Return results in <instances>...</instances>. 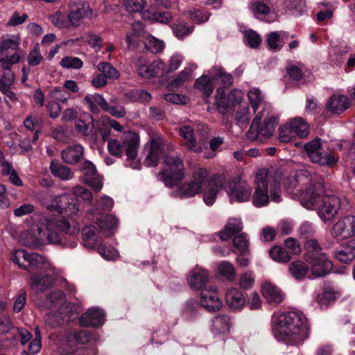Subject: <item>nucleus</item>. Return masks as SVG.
I'll use <instances>...</instances> for the list:
<instances>
[{"label": "nucleus", "instance_id": "1", "mask_svg": "<svg viewBox=\"0 0 355 355\" xmlns=\"http://www.w3.org/2000/svg\"><path fill=\"white\" fill-rule=\"evenodd\" d=\"M286 189L300 196L301 205L308 209H318L323 221L333 219L340 208V200L334 195L327 194L324 189V179L307 171H300L289 176L284 182Z\"/></svg>", "mask_w": 355, "mask_h": 355}, {"label": "nucleus", "instance_id": "2", "mask_svg": "<svg viewBox=\"0 0 355 355\" xmlns=\"http://www.w3.org/2000/svg\"><path fill=\"white\" fill-rule=\"evenodd\" d=\"M282 176V171L273 167L259 170L255 176L256 187L252 196V202L255 207H263L269 202V185L270 199L277 203L282 201L280 183Z\"/></svg>", "mask_w": 355, "mask_h": 355}, {"label": "nucleus", "instance_id": "3", "mask_svg": "<svg viewBox=\"0 0 355 355\" xmlns=\"http://www.w3.org/2000/svg\"><path fill=\"white\" fill-rule=\"evenodd\" d=\"M275 330L292 345H297L309 334V324L305 315L300 311L279 315L275 323Z\"/></svg>", "mask_w": 355, "mask_h": 355}, {"label": "nucleus", "instance_id": "4", "mask_svg": "<svg viewBox=\"0 0 355 355\" xmlns=\"http://www.w3.org/2000/svg\"><path fill=\"white\" fill-rule=\"evenodd\" d=\"M79 228L74 222L71 223L64 216H41L37 229L38 243L47 241L49 243L61 244V233L69 234L78 233Z\"/></svg>", "mask_w": 355, "mask_h": 355}, {"label": "nucleus", "instance_id": "5", "mask_svg": "<svg viewBox=\"0 0 355 355\" xmlns=\"http://www.w3.org/2000/svg\"><path fill=\"white\" fill-rule=\"evenodd\" d=\"M139 141V137L135 132L125 131L123 132L120 139H108L107 150L112 155L117 157H121L125 151L128 159L130 162V167L133 169H139L141 164L137 159Z\"/></svg>", "mask_w": 355, "mask_h": 355}, {"label": "nucleus", "instance_id": "6", "mask_svg": "<svg viewBox=\"0 0 355 355\" xmlns=\"http://www.w3.org/2000/svg\"><path fill=\"white\" fill-rule=\"evenodd\" d=\"M184 177V165L178 155H166L164 159V166L159 178L168 187H172Z\"/></svg>", "mask_w": 355, "mask_h": 355}, {"label": "nucleus", "instance_id": "7", "mask_svg": "<svg viewBox=\"0 0 355 355\" xmlns=\"http://www.w3.org/2000/svg\"><path fill=\"white\" fill-rule=\"evenodd\" d=\"M263 123L259 122L261 119H257L255 116L250 129L246 133L247 138L250 141H259L270 138L277 125V117L271 112L264 113Z\"/></svg>", "mask_w": 355, "mask_h": 355}, {"label": "nucleus", "instance_id": "8", "mask_svg": "<svg viewBox=\"0 0 355 355\" xmlns=\"http://www.w3.org/2000/svg\"><path fill=\"white\" fill-rule=\"evenodd\" d=\"M178 132L184 139L188 149L195 153H199L202 150V146L196 141L195 132L201 137L202 141H205L209 134V129L206 125L198 123L182 125L178 129Z\"/></svg>", "mask_w": 355, "mask_h": 355}, {"label": "nucleus", "instance_id": "9", "mask_svg": "<svg viewBox=\"0 0 355 355\" xmlns=\"http://www.w3.org/2000/svg\"><path fill=\"white\" fill-rule=\"evenodd\" d=\"M12 261L19 268L31 272L34 270L46 268L49 265L46 259L37 253H28L25 250H17L12 253Z\"/></svg>", "mask_w": 355, "mask_h": 355}, {"label": "nucleus", "instance_id": "10", "mask_svg": "<svg viewBox=\"0 0 355 355\" xmlns=\"http://www.w3.org/2000/svg\"><path fill=\"white\" fill-rule=\"evenodd\" d=\"M306 261L311 266V278H318L329 273L333 267L332 262L329 260L326 254L311 255Z\"/></svg>", "mask_w": 355, "mask_h": 355}, {"label": "nucleus", "instance_id": "11", "mask_svg": "<svg viewBox=\"0 0 355 355\" xmlns=\"http://www.w3.org/2000/svg\"><path fill=\"white\" fill-rule=\"evenodd\" d=\"M224 189L230 196L231 201L242 202L249 200L252 193L251 187L245 182L233 181L227 184L225 183Z\"/></svg>", "mask_w": 355, "mask_h": 355}, {"label": "nucleus", "instance_id": "12", "mask_svg": "<svg viewBox=\"0 0 355 355\" xmlns=\"http://www.w3.org/2000/svg\"><path fill=\"white\" fill-rule=\"evenodd\" d=\"M83 182L96 192H99L103 186V177L97 172L95 165L90 161H85L80 168Z\"/></svg>", "mask_w": 355, "mask_h": 355}, {"label": "nucleus", "instance_id": "13", "mask_svg": "<svg viewBox=\"0 0 355 355\" xmlns=\"http://www.w3.org/2000/svg\"><path fill=\"white\" fill-rule=\"evenodd\" d=\"M248 96L257 119H262L264 113L272 112L270 105L264 101L263 96L259 89H251Z\"/></svg>", "mask_w": 355, "mask_h": 355}, {"label": "nucleus", "instance_id": "14", "mask_svg": "<svg viewBox=\"0 0 355 355\" xmlns=\"http://www.w3.org/2000/svg\"><path fill=\"white\" fill-rule=\"evenodd\" d=\"M200 303L207 311L210 312L219 311L223 306V302L219 299L215 286L202 289L200 293Z\"/></svg>", "mask_w": 355, "mask_h": 355}, {"label": "nucleus", "instance_id": "15", "mask_svg": "<svg viewBox=\"0 0 355 355\" xmlns=\"http://www.w3.org/2000/svg\"><path fill=\"white\" fill-rule=\"evenodd\" d=\"M225 178L222 175H216L211 180L203 194V200L207 205H212L220 188L224 187Z\"/></svg>", "mask_w": 355, "mask_h": 355}, {"label": "nucleus", "instance_id": "16", "mask_svg": "<svg viewBox=\"0 0 355 355\" xmlns=\"http://www.w3.org/2000/svg\"><path fill=\"white\" fill-rule=\"evenodd\" d=\"M149 145V150L144 164L147 166H156L162 155L163 141L160 137L153 138Z\"/></svg>", "mask_w": 355, "mask_h": 355}, {"label": "nucleus", "instance_id": "17", "mask_svg": "<svg viewBox=\"0 0 355 355\" xmlns=\"http://www.w3.org/2000/svg\"><path fill=\"white\" fill-rule=\"evenodd\" d=\"M80 322L84 327H98L104 322V313L100 309H89L81 315Z\"/></svg>", "mask_w": 355, "mask_h": 355}, {"label": "nucleus", "instance_id": "18", "mask_svg": "<svg viewBox=\"0 0 355 355\" xmlns=\"http://www.w3.org/2000/svg\"><path fill=\"white\" fill-rule=\"evenodd\" d=\"M350 101L344 95H332L326 103L327 110L332 114H340L350 106Z\"/></svg>", "mask_w": 355, "mask_h": 355}, {"label": "nucleus", "instance_id": "19", "mask_svg": "<svg viewBox=\"0 0 355 355\" xmlns=\"http://www.w3.org/2000/svg\"><path fill=\"white\" fill-rule=\"evenodd\" d=\"M208 279L207 271L199 267L193 268L187 277L189 286L193 290L202 289L207 283Z\"/></svg>", "mask_w": 355, "mask_h": 355}, {"label": "nucleus", "instance_id": "20", "mask_svg": "<svg viewBox=\"0 0 355 355\" xmlns=\"http://www.w3.org/2000/svg\"><path fill=\"white\" fill-rule=\"evenodd\" d=\"M235 92H232L226 96L223 91L220 92L219 89H217L216 105L218 111L221 114H225L229 110H232L235 103L239 102V100L235 97Z\"/></svg>", "mask_w": 355, "mask_h": 355}, {"label": "nucleus", "instance_id": "21", "mask_svg": "<svg viewBox=\"0 0 355 355\" xmlns=\"http://www.w3.org/2000/svg\"><path fill=\"white\" fill-rule=\"evenodd\" d=\"M30 286L36 293H42L51 288L54 282L53 276L35 273L31 277Z\"/></svg>", "mask_w": 355, "mask_h": 355}, {"label": "nucleus", "instance_id": "22", "mask_svg": "<svg viewBox=\"0 0 355 355\" xmlns=\"http://www.w3.org/2000/svg\"><path fill=\"white\" fill-rule=\"evenodd\" d=\"M83 147L78 144L68 146L61 151L62 159L67 164H76L83 159Z\"/></svg>", "mask_w": 355, "mask_h": 355}, {"label": "nucleus", "instance_id": "23", "mask_svg": "<svg viewBox=\"0 0 355 355\" xmlns=\"http://www.w3.org/2000/svg\"><path fill=\"white\" fill-rule=\"evenodd\" d=\"M227 305L233 311H241L245 304L243 293L236 288L229 289L225 295Z\"/></svg>", "mask_w": 355, "mask_h": 355}, {"label": "nucleus", "instance_id": "24", "mask_svg": "<svg viewBox=\"0 0 355 355\" xmlns=\"http://www.w3.org/2000/svg\"><path fill=\"white\" fill-rule=\"evenodd\" d=\"M243 229V224L240 219L231 218L218 233L219 237L222 241H228L233 236L239 234Z\"/></svg>", "mask_w": 355, "mask_h": 355}, {"label": "nucleus", "instance_id": "25", "mask_svg": "<svg viewBox=\"0 0 355 355\" xmlns=\"http://www.w3.org/2000/svg\"><path fill=\"white\" fill-rule=\"evenodd\" d=\"M335 258L340 262L349 263L355 259V241L350 240L334 252Z\"/></svg>", "mask_w": 355, "mask_h": 355}, {"label": "nucleus", "instance_id": "26", "mask_svg": "<svg viewBox=\"0 0 355 355\" xmlns=\"http://www.w3.org/2000/svg\"><path fill=\"white\" fill-rule=\"evenodd\" d=\"M262 293L270 304H279L284 298V295L280 289L270 283H266L263 285Z\"/></svg>", "mask_w": 355, "mask_h": 355}, {"label": "nucleus", "instance_id": "27", "mask_svg": "<svg viewBox=\"0 0 355 355\" xmlns=\"http://www.w3.org/2000/svg\"><path fill=\"white\" fill-rule=\"evenodd\" d=\"M210 180L211 179L209 178L208 171L206 168L197 167L194 168L190 181L196 187H198V191L201 193L205 188L208 187Z\"/></svg>", "mask_w": 355, "mask_h": 355}, {"label": "nucleus", "instance_id": "28", "mask_svg": "<svg viewBox=\"0 0 355 355\" xmlns=\"http://www.w3.org/2000/svg\"><path fill=\"white\" fill-rule=\"evenodd\" d=\"M200 192L190 180L187 182L179 184L175 191H173L171 195L180 198H188L195 196Z\"/></svg>", "mask_w": 355, "mask_h": 355}, {"label": "nucleus", "instance_id": "29", "mask_svg": "<svg viewBox=\"0 0 355 355\" xmlns=\"http://www.w3.org/2000/svg\"><path fill=\"white\" fill-rule=\"evenodd\" d=\"M50 171L52 175L62 180L67 181L73 178L71 169L57 160H52L50 164Z\"/></svg>", "mask_w": 355, "mask_h": 355}, {"label": "nucleus", "instance_id": "30", "mask_svg": "<svg viewBox=\"0 0 355 355\" xmlns=\"http://www.w3.org/2000/svg\"><path fill=\"white\" fill-rule=\"evenodd\" d=\"M347 220L346 216L339 219L332 227L331 230V236L338 241H342L351 237L349 230H346Z\"/></svg>", "mask_w": 355, "mask_h": 355}, {"label": "nucleus", "instance_id": "31", "mask_svg": "<svg viewBox=\"0 0 355 355\" xmlns=\"http://www.w3.org/2000/svg\"><path fill=\"white\" fill-rule=\"evenodd\" d=\"M209 75L214 80L218 82L225 87H230L232 85L233 79L230 73H227L220 67H214L209 71Z\"/></svg>", "mask_w": 355, "mask_h": 355}, {"label": "nucleus", "instance_id": "32", "mask_svg": "<svg viewBox=\"0 0 355 355\" xmlns=\"http://www.w3.org/2000/svg\"><path fill=\"white\" fill-rule=\"evenodd\" d=\"M96 225L100 228L101 231L110 236L112 234V230L116 229L118 225L117 218L112 215L103 216L97 218Z\"/></svg>", "mask_w": 355, "mask_h": 355}, {"label": "nucleus", "instance_id": "33", "mask_svg": "<svg viewBox=\"0 0 355 355\" xmlns=\"http://www.w3.org/2000/svg\"><path fill=\"white\" fill-rule=\"evenodd\" d=\"M230 318L224 314L218 315L212 320L211 331L214 334H224L229 331Z\"/></svg>", "mask_w": 355, "mask_h": 355}, {"label": "nucleus", "instance_id": "34", "mask_svg": "<svg viewBox=\"0 0 355 355\" xmlns=\"http://www.w3.org/2000/svg\"><path fill=\"white\" fill-rule=\"evenodd\" d=\"M291 128L295 135L300 138H305L309 134V125L302 118L297 117L291 121Z\"/></svg>", "mask_w": 355, "mask_h": 355}, {"label": "nucleus", "instance_id": "35", "mask_svg": "<svg viewBox=\"0 0 355 355\" xmlns=\"http://www.w3.org/2000/svg\"><path fill=\"white\" fill-rule=\"evenodd\" d=\"M309 270L307 265L302 261H293L288 266L291 275L297 280L303 279Z\"/></svg>", "mask_w": 355, "mask_h": 355}, {"label": "nucleus", "instance_id": "36", "mask_svg": "<svg viewBox=\"0 0 355 355\" xmlns=\"http://www.w3.org/2000/svg\"><path fill=\"white\" fill-rule=\"evenodd\" d=\"M318 159L317 160L311 159L313 163L319 164L323 166H334L338 161V157L331 152H327L323 150L322 148L320 151L317 153Z\"/></svg>", "mask_w": 355, "mask_h": 355}, {"label": "nucleus", "instance_id": "37", "mask_svg": "<svg viewBox=\"0 0 355 355\" xmlns=\"http://www.w3.org/2000/svg\"><path fill=\"white\" fill-rule=\"evenodd\" d=\"M93 335L87 330L71 332L67 336V341L72 344H86L93 339Z\"/></svg>", "mask_w": 355, "mask_h": 355}, {"label": "nucleus", "instance_id": "38", "mask_svg": "<svg viewBox=\"0 0 355 355\" xmlns=\"http://www.w3.org/2000/svg\"><path fill=\"white\" fill-rule=\"evenodd\" d=\"M192 73V69L190 68H185L180 73H178L174 78L171 80L167 87L168 89H173L182 86L184 83L189 81L191 79Z\"/></svg>", "mask_w": 355, "mask_h": 355}, {"label": "nucleus", "instance_id": "39", "mask_svg": "<svg viewBox=\"0 0 355 355\" xmlns=\"http://www.w3.org/2000/svg\"><path fill=\"white\" fill-rule=\"evenodd\" d=\"M97 69L107 80H117L120 76L119 71L109 62H99Z\"/></svg>", "mask_w": 355, "mask_h": 355}, {"label": "nucleus", "instance_id": "40", "mask_svg": "<svg viewBox=\"0 0 355 355\" xmlns=\"http://www.w3.org/2000/svg\"><path fill=\"white\" fill-rule=\"evenodd\" d=\"M82 236L85 245L93 248L97 245L96 229L94 226H86L82 230Z\"/></svg>", "mask_w": 355, "mask_h": 355}, {"label": "nucleus", "instance_id": "41", "mask_svg": "<svg viewBox=\"0 0 355 355\" xmlns=\"http://www.w3.org/2000/svg\"><path fill=\"white\" fill-rule=\"evenodd\" d=\"M195 87L206 96H209L214 89L211 80L207 76H202L198 78L195 83Z\"/></svg>", "mask_w": 355, "mask_h": 355}, {"label": "nucleus", "instance_id": "42", "mask_svg": "<svg viewBox=\"0 0 355 355\" xmlns=\"http://www.w3.org/2000/svg\"><path fill=\"white\" fill-rule=\"evenodd\" d=\"M269 254L270 258L277 262L286 263L289 261L291 259L289 252L279 245L273 246L269 250Z\"/></svg>", "mask_w": 355, "mask_h": 355}, {"label": "nucleus", "instance_id": "43", "mask_svg": "<svg viewBox=\"0 0 355 355\" xmlns=\"http://www.w3.org/2000/svg\"><path fill=\"white\" fill-rule=\"evenodd\" d=\"M136 69L138 74L143 78H150L153 77L151 63L149 64L148 61L144 57H139L136 62Z\"/></svg>", "mask_w": 355, "mask_h": 355}, {"label": "nucleus", "instance_id": "44", "mask_svg": "<svg viewBox=\"0 0 355 355\" xmlns=\"http://www.w3.org/2000/svg\"><path fill=\"white\" fill-rule=\"evenodd\" d=\"M321 145V139L320 138L314 139L304 144V151L311 161V159L317 160L318 159L317 153L320 151Z\"/></svg>", "mask_w": 355, "mask_h": 355}, {"label": "nucleus", "instance_id": "45", "mask_svg": "<svg viewBox=\"0 0 355 355\" xmlns=\"http://www.w3.org/2000/svg\"><path fill=\"white\" fill-rule=\"evenodd\" d=\"M171 28L178 38H183L193 31V27L189 26L187 23L177 21L172 24Z\"/></svg>", "mask_w": 355, "mask_h": 355}, {"label": "nucleus", "instance_id": "46", "mask_svg": "<svg viewBox=\"0 0 355 355\" xmlns=\"http://www.w3.org/2000/svg\"><path fill=\"white\" fill-rule=\"evenodd\" d=\"M21 39L18 35H12L0 42V52L8 49L17 50L20 44Z\"/></svg>", "mask_w": 355, "mask_h": 355}, {"label": "nucleus", "instance_id": "47", "mask_svg": "<svg viewBox=\"0 0 355 355\" xmlns=\"http://www.w3.org/2000/svg\"><path fill=\"white\" fill-rule=\"evenodd\" d=\"M43 60L44 58L40 52V45L37 43L28 55V64L31 67H35L39 65Z\"/></svg>", "mask_w": 355, "mask_h": 355}, {"label": "nucleus", "instance_id": "48", "mask_svg": "<svg viewBox=\"0 0 355 355\" xmlns=\"http://www.w3.org/2000/svg\"><path fill=\"white\" fill-rule=\"evenodd\" d=\"M233 244L239 253L247 254L249 251V241L247 239L245 233L234 236Z\"/></svg>", "mask_w": 355, "mask_h": 355}, {"label": "nucleus", "instance_id": "49", "mask_svg": "<svg viewBox=\"0 0 355 355\" xmlns=\"http://www.w3.org/2000/svg\"><path fill=\"white\" fill-rule=\"evenodd\" d=\"M220 274L228 280H234L236 277L235 268L232 263L228 261H222L218 265Z\"/></svg>", "mask_w": 355, "mask_h": 355}, {"label": "nucleus", "instance_id": "50", "mask_svg": "<svg viewBox=\"0 0 355 355\" xmlns=\"http://www.w3.org/2000/svg\"><path fill=\"white\" fill-rule=\"evenodd\" d=\"M60 64L65 69H79L83 67V62L76 57L66 56L62 59Z\"/></svg>", "mask_w": 355, "mask_h": 355}, {"label": "nucleus", "instance_id": "51", "mask_svg": "<svg viewBox=\"0 0 355 355\" xmlns=\"http://www.w3.org/2000/svg\"><path fill=\"white\" fill-rule=\"evenodd\" d=\"M146 49L153 53H157L164 49V43L153 37H149L144 42Z\"/></svg>", "mask_w": 355, "mask_h": 355}, {"label": "nucleus", "instance_id": "52", "mask_svg": "<svg viewBox=\"0 0 355 355\" xmlns=\"http://www.w3.org/2000/svg\"><path fill=\"white\" fill-rule=\"evenodd\" d=\"M83 8H77L75 10H71L67 16V21L68 22V28L71 26H79L81 19L84 17Z\"/></svg>", "mask_w": 355, "mask_h": 355}, {"label": "nucleus", "instance_id": "53", "mask_svg": "<svg viewBox=\"0 0 355 355\" xmlns=\"http://www.w3.org/2000/svg\"><path fill=\"white\" fill-rule=\"evenodd\" d=\"M304 248L307 251L306 259H309L311 255H318L324 254L322 252V248L318 243V241L313 239H309L306 241Z\"/></svg>", "mask_w": 355, "mask_h": 355}, {"label": "nucleus", "instance_id": "54", "mask_svg": "<svg viewBox=\"0 0 355 355\" xmlns=\"http://www.w3.org/2000/svg\"><path fill=\"white\" fill-rule=\"evenodd\" d=\"M336 298V292L332 288H326L323 292L318 295L317 301L320 306L327 305Z\"/></svg>", "mask_w": 355, "mask_h": 355}, {"label": "nucleus", "instance_id": "55", "mask_svg": "<svg viewBox=\"0 0 355 355\" xmlns=\"http://www.w3.org/2000/svg\"><path fill=\"white\" fill-rule=\"evenodd\" d=\"M146 4L145 0H125L123 5L129 12H138L143 10Z\"/></svg>", "mask_w": 355, "mask_h": 355}, {"label": "nucleus", "instance_id": "56", "mask_svg": "<svg viewBox=\"0 0 355 355\" xmlns=\"http://www.w3.org/2000/svg\"><path fill=\"white\" fill-rule=\"evenodd\" d=\"M235 119L236 123L240 126L247 125L250 120V108L244 107L238 110L236 113Z\"/></svg>", "mask_w": 355, "mask_h": 355}, {"label": "nucleus", "instance_id": "57", "mask_svg": "<svg viewBox=\"0 0 355 355\" xmlns=\"http://www.w3.org/2000/svg\"><path fill=\"white\" fill-rule=\"evenodd\" d=\"M250 9L254 15L258 14L266 15L270 12L269 6L259 0H252Z\"/></svg>", "mask_w": 355, "mask_h": 355}, {"label": "nucleus", "instance_id": "58", "mask_svg": "<svg viewBox=\"0 0 355 355\" xmlns=\"http://www.w3.org/2000/svg\"><path fill=\"white\" fill-rule=\"evenodd\" d=\"M98 252L106 260H115L119 255L116 250L107 248L104 245L98 246Z\"/></svg>", "mask_w": 355, "mask_h": 355}, {"label": "nucleus", "instance_id": "59", "mask_svg": "<svg viewBox=\"0 0 355 355\" xmlns=\"http://www.w3.org/2000/svg\"><path fill=\"white\" fill-rule=\"evenodd\" d=\"M51 23L59 28H68L67 17L60 11H56L49 17Z\"/></svg>", "mask_w": 355, "mask_h": 355}, {"label": "nucleus", "instance_id": "60", "mask_svg": "<svg viewBox=\"0 0 355 355\" xmlns=\"http://www.w3.org/2000/svg\"><path fill=\"white\" fill-rule=\"evenodd\" d=\"M73 193L77 198L88 202L89 203L92 202V194L87 188L82 186L75 187L73 188Z\"/></svg>", "mask_w": 355, "mask_h": 355}, {"label": "nucleus", "instance_id": "61", "mask_svg": "<svg viewBox=\"0 0 355 355\" xmlns=\"http://www.w3.org/2000/svg\"><path fill=\"white\" fill-rule=\"evenodd\" d=\"M14 81L15 76L13 73L10 71L4 72L0 76V91L1 92L6 89L11 88Z\"/></svg>", "mask_w": 355, "mask_h": 355}, {"label": "nucleus", "instance_id": "62", "mask_svg": "<svg viewBox=\"0 0 355 355\" xmlns=\"http://www.w3.org/2000/svg\"><path fill=\"white\" fill-rule=\"evenodd\" d=\"M182 60H183V58L181 55H179V54L173 55L168 60V65L166 69V76H167L170 73L177 70L181 65Z\"/></svg>", "mask_w": 355, "mask_h": 355}, {"label": "nucleus", "instance_id": "63", "mask_svg": "<svg viewBox=\"0 0 355 355\" xmlns=\"http://www.w3.org/2000/svg\"><path fill=\"white\" fill-rule=\"evenodd\" d=\"M294 135L291 128V123L279 128V139L282 142H288Z\"/></svg>", "mask_w": 355, "mask_h": 355}, {"label": "nucleus", "instance_id": "64", "mask_svg": "<svg viewBox=\"0 0 355 355\" xmlns=\"http://www.w3.org/2000/svg\"><path fill=\"white\" fill-rule=\"evenodd\" d=\"M245 37L250 47L257 48L259 46L261 37L255 31L252 30L245 31Z\"/></svg>", "mask_w": 355, "mask_h": 355}]
</instances>
